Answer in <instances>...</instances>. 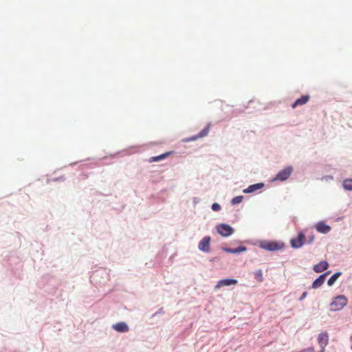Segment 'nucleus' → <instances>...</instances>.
Here are the masks:
<instances>
[{
  "label": "nucleus",
  "mask_w": 352,
  "mask_h": 352,
  "mask_svg": "<svg viewBox=\"0 0 352 352\" xmlns=\"http://www.w3.org/2000/svg\"><path fill=\"white\" fill-rule=\"evenodd\" d=\"M316 229L318 232L327 234L331 230V227L323 221H319L316 225Z\"/></svg>",
  "instance_id": "9d476101"
},
{
  "label": "nucleus",
  "mask_w": 352,
  "mask_h": 352,
  "mask_svg": "<svg viewBox=\"0 0 352 352\" xmlns=\"http://www.w3.org/2000/svg\"><path fill=\"white\" fill-rule=\"evenodd\" d=\"M329 267V264L327 261H321L317 265H314V270L316 272L320 273L327 270Z\"/></svg>",
  "instance_id": "dca6fc26"
},
{
  "label": "nucleus",
  "mask_w": 352,
  "mask_h": 352,
  "mask_svg": "<svg viewBox=\"0 0 352 352\" xmlns=\"http://www.w3.org/2000/svg\"><path fill=\"white\" fill-rule=\"evenodd\" d=\"M309 98L310 97L309 95H305L301 96L292 104V109H295L298 106H301L306 104L309 101Z\"/></svg>",
  "instance_id": "9b49d317"
},
{
  "label": "nucleus",
  "mask_w": 352,
  "mask_h": 352,
  "mask_svg": "<svg viewBox=\"0 0 352 352\" xmlns=\"http://www.w3.org/2000/svg\"><path fill=\"white\" fill-rule=\"evenodd\" d=\"M314 239H315V236L314 234H311V236H309V239H308V241H307V243L309 244L310 243H312L314 241Z\"/></svg>",
  "instance_id": "5701e85b"
},
{
  "label": "nucleus",
  "mask_w": 352,
  "mask_h": 352,
  "mask_svg": "<svg viewBox=\"0 0 352 352\" xmlns=\"http://www.w3.org/2000/svg\"><path fill=\"white\" fill-rule=\"evenodd\" d=\"M348 302L347 298L344 295H339L333 299L330 304V310L331 311H338L343 309Z\"/></svg>",
  "instance_id": "f257e3e1"
},
{
  "label": "nucleus",
  "mask_w": 352,
  "mask_h": 352,
  "mask_svg": "<svg viewBox=\"0 0 352 352\" xmlns=\"http://www.w3.org/2000/svg\"><path fill=\"white\" fill-rule=\"evenodd\" d=\"M210 237L208 236H204L199 243V249L201 251L208 252H210Z\"/></svg>",
  "instance_id": "0eeeda50"
},
{
  "label": "nucleus",
  "mask_w": 352,
  "mask_h": 352,
  "mask_svg": "<svg viewBox=\"0 0 352 352\" xmlns=\"http://www.w3.org/2000/svg\"><path fill=\"white\" fill-rule=\"evenodd\" d=\"M172 153H173V151H168L162 155L155 156V157H151L148 159V162L150 163H152V162H158V161L164 160L166 157H168V156H170Z\"/></svg>",
  "instance_id": "2eb2a0df"
},
{
  "label": "nucleus",
  "mask_w": 352,
  "mask_h": 352,
  "mask_svg": "<svg viewBox=\"0 0 352 352\" xmlns=\"http://www.w3.org/2000/svg\"><path fill=\"white\" fill-rule=\"evenodd\" d=\"M305 236L303 232H300L297 237L293 238L290 240L291 246L293 248H300L305 243Z\"/></svg>",
  "instance_id": "f03ea898"
},
{
  "label": "nucleus",
  "mask_w": 352,
  "mask_h": 352,
  "mask_svg": "<svg viewBox=\"0 0 352 352\" xmlns=\"http://www.w3.org/2000/svg\"><path fill=\"white\" fill-rule=\"evenodd\" d=\"M243 196H236V197H234L232 199V204L233 205H235V204H239L241 203L242 201H243Z\"/></svg>",
  "instance_id": "412c9836"
},
{
  "label": "nucleus",
  "mask_w": 352,
  "mask_h": 352,
  "mask_svg": "<svg viewBox=\"0 0 352 352\" xmlns=\"http://www.w3.org/2000/svg\"><path fill=\"white\" fill-rule=\"evenodd\" d=\"M210 124H208L206 125V126L204 129H202L199 134H197L196 135H193L188 138L184 139L183 142H190V141H195L199 138H202L206 136L210 131Z\"/></svg>",
  "instance_id": "20e7f679"
},
{
  "label": "nucleus",
  "mask_w": 352,
  "mask_h": 352,
  "mask_svg": "<svg viewBox=\"0 0 352 352\" xmlns=\"http://www.w3.org/2000/svg\"><path fill=\"white\" fill-rule=\"evenodd\" d=\"M217 232L223 236H228L232 234L233 229L227 224H221L217 226Z\"/></svg>",
  "instance_id": "423d86ee"
},
{
  "label": "nucleus",
  "mask_w": 352,
  "mask_h": 352,
  "mask_svg": "<svg viewBox=\"0 0 352 352\" xmlns=\"http://www.w3.org/2000/svg\"><path fill=\"white\" fill-rule=\"evenodd\" d=\"M264 186L263 183H258L249 186L247 188L244 189L243 192L244 193H252L258 190L261 189Z\"/></svg>",
  "instance_id": "f8f14e48"
},
{
  "label": "nucleus",
  "mask_w": 352,
  "mask_h": 352,
  "mask_svg": "<svg viewBox=\"0 0 352 352\" xmlns=\"http://www.w3.org/2000/svg\"><path fill=\"white\" fill-rule=\"evenodd\" d=\"M329 273V272H326V273L320 275L317 279H316L312 284V287L316 289V288L320 287L324 283V282L325 280L326 276Z\"/></svg>",
  "instance_id": "4468645a"
},
{
  "label": "nucleus",
  "mask_w": 352,
  "mask_h": 352,
  "mask_svg": "<svg viewBox=\"0 0 352 352\" xmlns=\"http://www.w3.org/2000/svg\"><path fill=\"white\" fill-rule=\"evenodd\" d=\"M283 247V243L276 241H267L261 244L262 248L270 251L278 250L282 249Z\"/></svg>",
  "instance_id": "7ed1b4c3"
},
{
  "label": "nucleus",
  "mask_w": 352,
  "mask_h": 352,
  "mask_svg": "<svg viewBox=\"0 0 352 352\" xmlns=\"http://www.w3.org/2000/svg\"><path fill=\"white\" fill-rule=\"evenodd\" d=\"M318 342L322 351H325V347L329 343V335L327 332H322L318 337Z\"/></svg>",
  "instance_id": "6e6552de"
},
{
  "label": "nucleus",
  "mask_w": 352,
  "mask_h": 352,
  "mask_svg": "<svg viewBox=\"0 0 352 352\" xmlns=\"http://www.w3.org/2000/svg\"><path fill=\"white\" fill-rule=\"evenodd\" d=\"M225 252L232 254H238L243 252H245L247 250L246 247L245 246H239L236 248H225Z\"/></svg>",
  "instance_id": "f3484780"
},
{
  "label": "nucleus",
  "mask_w": 352,
  "mask_h": 352,
  "mask_svg": "<svg viewBox=\"0 0 352 352\" xmlns=\"http://www.w3.org/2000/svg\"><path fill=\"white\" fill-rule=\"evenodd\" d=\"M343 187L348 190H352V179H347L343 182Z\"/></svg>",
  "instance_id": "6ab92c4d"
},
{
  "label": "nucleus",
  "mask_w": 352,
  "mask_h": 352,
  "mask_svg": "<svg viewBox=\"0 0 352 352\" xmlns=\"http://www.w3.org/2000/svg\"><path fill=\"white\" fill-rule=\"evenodd\" d=\"M292 168L289 166L278 172L275 177V180L285 181L289 177L292 173Z\"/></svg>",
  "instance_id": "39448f33"
},
{
  "label": "nucleus",
  "mask_w": 352,
  "mask_h": 352,
  "mask_svg": "<svg viewBox=\"0 0 352 352\" xmlns=\"http://www.w3.org/2000/svg\"><path fill=\"white\" fill-rule=\"evenodd\" d=\"M212 209L214 211H219L221 209V206L219 204L214 203L212 205Z\"/></svg>",
  "instance_id": "4be33fe9"
},
{
  "label": "nucleus",
  "mask_w": 352,
  "mask_h": 352,
  "mask_svg": "<svg viewBox=\"0 0 352 352\" xmlns=\"http://www.w3.org/2000/svg\"><path fill=\"white\" fill-rule=\"evenodd\" d=\"M341 275V273L340 272H337V273H335L334 274H333L330 278L328 280V282H327V284L329 285V286H331L334 284V283L336 281V280L338 279V278Z\"/></svg>",
  "instance_id": "a211bd4d"
},
{
  "label": "nucleus",
  "mask_w": 352,
  "mask_h": 352,
  "mask_svg": "<svg viewBox=\"0 0 352 352\" xmlns=\"http://www.w3.org/2000/svg\"><path fill=\"white\" fill-rule=\"evenodd\" d=\"M254 278L255 279L259 282L261 283L263 280V272L261 270H258L254 272Z\"/></svg>",
  "instance_id": "aec40b11"
},
{
  "label": "nucleus",
  "mask_w": 352,
  "mask_h": 352,
  "mask_svg": "<svg viewBox=\"0 0 352 352\" xmlns=\"http://www.w3.org/2000/svg\"><path fill=\"white\" fill-rule=\"evenodd\" d=\"M320 352H324V351H322V349H321L320 351Z\"/></svg>",
  "instance_id": "393cba45"
},
{
  "label": "nucleus",
  "mask_w": 352,
  "mask_h": 352,
  "mask_svg": "<svg viewBox=\"0 0 352 352\" xmlns=\"http://www.w3.org/2000/svg\"><path fill=\"white\" fill-rule=\"evenodd\" d=\"M307 295V292H303L300 298V300H302L304 298H305Z\"/></svg>",
  "instance_id": "b1692460"
},
{
  "label": "nucleus",
  "mask_w": 352,
  "mask_h": 352,
  "mask_svg": "<svg viewBox=\"0 0 352 352\" xmlns=\"http://www.w3.org/2000/svg\"><path fill=\"white\" fill-rule=\"evenodd\" d=\"M113 329L118 332H127L129 331L128 325L124 322H118L113 325Z\"/></svg>",
  "instance_id": "ddd939ff"
},
{
  "label": "nucleus",
  "mask_w": 352,
  "mask_h": 352,
  "mask_svg": "<svg viewBox=\"0 0 352 352\" xmlns=\"http://www.w3.org/2000/svg\"><path fill=\"white\" fill-rule=\"evenodd\" d=\"M238 283L237 280L236 279H223L219 280L217 284L215 285V289H219L221 287L224 286H230L231 285H236Z\"/></svg>",
  "instance_id": "1a4fd4ad"
}]
</instances>
